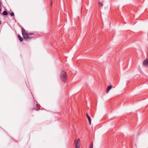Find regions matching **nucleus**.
I'll list each match as a JSON object with an SVG mask.
<instances>
[{"mask_svg": "<svg viewBox=\"0 0 148 148\" xmlns=\"http://www.w3.org/2000/svg\"><path fill=\"white\" fill-rule=\"evenodd\" d=\"M60 76L62 81L65 82L67 78L66 73L64 71H62L61 73Z\"/></svg>", "mask_w": 148, "mask_h": 148, "instance_id": "nucleus-1", "label": "nucleus"}, {"mask_svg": "<svg viewBox=\"0 0 148 148\" xmlns=\"http://www.w3.org/2000/svg\"><path fill=\"white\" fill-rule=\"evenodd\" d=\"M24 38V39L25 40H27L29 39V40H31L32 39V38L31 37H29L28 35V33L27 32L23 33L22 34Z\"/></svg>", "mask_w": 148, "mask_h": 148, "instance_id": "nucleus-2", "label": "nucleus"}, {"mask_svg": "<svg viewBox=\"0 0 148 148\" xmlns=\"http://www.w3.org/2000/svg\"><path fill=\"white\" fill-rule=\"evenodd\" d=\"M79 139L78 138L77 140H75L74 141V143L75 146V148H79L80 145L79 143Z\"/></svg>", "mask_w": 148, "mask_h": 148, "instance_id": "nucleus-3", "label": "nucleus"}, {"mask_svg": "<svg viewBox=\"0 0 148 148\" xmlns=\"http://www.w3.org/2000/svg\"><path fill=\"white\" fill-rule=\"evenodd\" d=\"M143 64L145 66L148 64V60L147 59L144 60L143 62Z\"/></svg>", "mask_w": 148, "mask_h": 148, "instance_id": "nucleus-4", "label": "nucleus"}, {"mask_svg": "<svg viewBox=\"0 0 148 148\" xmlns=\"http://www.w3.org/2000/svg\"><path fill=\"white\" fill-rule=\"evenodd\" d=\"M86 116L88 119L89 124L90 125L91 124V118H90V117L88 115V114H86Z\"/></svg>", "mask_w": 148, "mask_h": 148, "instance_id": "nucleus-5", "label": "nucleus"}, {"mask_svg": "<svg viewBox=\"0 0 148 148\" xmlns=\"http://www.w3.org/2000/svg\"><path fill=\"white\" fill-rule=\"evenodd\" d=\"M112 86L110 85L108 86L106 90V92H108L112 88Z\"/></svg>", "mask_w": 148, "mask_h": 148, "instance_id": "nucleus-6", "label": "nucleus"}, {"mask_svg": "<svg viewBox=\"0 0 148 148\" xmlns=\"http://www.w3.org/2000/svg\"><path fill=\"white\" fill-rule=\"evenodd\" d=\"M18 36L19 40L21 42H22L23 40V39L22 37H21L19 34H18Z\"/></svg>", "mask_w": 148, "mask_h": 148, "instance_id": "nucleus-7", "label": "nucleus"}, {"mask_svg": "<svg viewBox=\"0 0 148 148\" xmlns=\"http://www.w3.org/2000/svg\"><path fill=\"white\" fill-rule=\"evenodd\" d=\"M2 14L4 15H7L8 14V13L5 10L3 12Z\"/></svg>", "mask_w": 148, "mask_h": 148, "instance_id": "nucleus-8", "label": "nucleus"}, {"mask_svg": "<svg viewBox=\"0 0 148 148\" xmlns=\"http://www.w3.org/2000/svg\"><path fill=\"white\" fill-rule=\"evenodd\" d=\"M37 108H34V109L37 110H38L40 109V106L37 104L36 105Z\"/></svg>", "mask_w": 148, "mask_h": 148, "instance_id": "nucleus-9", "label": "nucleus"}, {"mask_svg": "<svg viewBox=\"0 0 148 148\" xmlns=\"http://www.w3.org/2000/svg\"><path fill=\"white\" fill-rule=\"evenodd\" d=\"M26 32L25 30V29L23 27H22V34Z\"/></svg>", "mask_w": 148, "mask_h": 148, "instance_id": "nucleus-10", "label": "nucleus"}, {"mask_svg": "<svg viewBox=\"0 0 148 148\" xmlns=\"http://www.w3.org/2000/svg\"><path fill=\"white\" fill-rule=\"evenodd\" d=\"M99 5L101 7H102L103 6V4L101 3V2H99Z\"/></svg>", "mask_w": 148, "mask_h": 148, "instance_id": "nucleus-11", "label": "nucleus"}, {"mask_svg": "<svg viewBox=\"0 0 148 148\" xmlns=\"http://www.w3.org/2000/svg\"><path fill=\"white\" fill-rule=\"evenodd\" d=\"M10 15L12 16H14V13L13 12H11L10 13Z\"/></svg>", "mask_w": 148, "mask_h": 148, "instance_id": "nucleus-12", "label": "nucleus"}, {"mask_svg": "<svg viewBox=\"0 0 148 148\" xmlns=\"http://www.w3.org/2000/svg\"><path fill=\"white\" fill-rule=\"evenodd\" d=\"M93 142H92L90 145V148H93Z\"/></svg>", "mask_w": 148, "mask_h": 148, "instance_id": "nucleus-13", "label": "nucleus"}, {"mask_svg": "<svg viewBox=\"0 0 148 148\" xmlns=\"http://www.w3.org/2000/svg\"><path fill=\"white\" fill-rule=\"evenodd\" d=\"M28 35H34V34L33 33H28Z\"/></svg>", "mask_w": 148, "mask_h": 148, "instance_id": "nucleus-14", "label": "nucleus"}, {"mask_svg": "<svg viewBox=\"0 0 148 148\" xmlns=\"http://www.w3.org/2000/svg\"><path fill=\"white\" fill-rule=\"evenodd\" d=\"M52 1H51V2H50V6H52Z\"/></svg>", "mask_w": 148, "mask_h": 148, "instance_id": "nucleus-15", "label": "nucleus"}, {"mask_svg": "<svg viewBox=\"0 0 148 148\" xmlns=\"http://www.w3.org/2000/svg\"><path fill=\"white\" fill-rule=\"evenodd\" d=\"M1 24V21H0V25Z\"/></svg>", "mask_w": 148, "mask_h": 148, "instance_id": "nucleus-16", "label": "nucleus"}, {"mask_svg": "<svg viewBox=\"0 0 148 148\" xmlns=\"http://www.w3.org/2000/svg\"><path fill=\"white\" fill-rule=\"evenodd\" d=\"M1 11V9L0 8V12Z\"/></svg>", "mask_w": 148, "mask_h": 148, "instance_id": "nucleus-17", "label": "nucleus"}, {"mask_svg": "<svg viewBox=\"0 0 148 148\" xmlns=\"http://www.w3.org/2000/svg\"><path fill=\"white\" fill-rule=\"evenodd\" d=\"M1 2L0 1V5H1Z\"/></svg>", "mask_w": 148, "mask_h": 148, "instance_id": "nucleus-18", "label": "nucleus"}]
</instances>
